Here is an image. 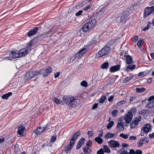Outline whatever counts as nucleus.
<instances>
[{
  "label": "nucleus",
  "instance_id": "f257e3e1",
  "mask_svg": "<svg viewBox=\"0 0 154 154\" xmlns=\"http://www.w3.org/2000/svg\"><path fill=\"white\" fill-rule=\"evenodd\" d=\"M110 48L109 46H104L98 52V57H103L109 54Z\"/></svg>",
  "mask_w": 154,
  "mask_h": 154
},
{
  "label": "nucleus",
  "instance_id": "f03ea898",
  "mask_svg": "<svg viewBox=\"0 0 154 154\" xmlns=\"http://www.w3.org/2000/svg\"><path fill=\"white\" fill-rule=\"evenodd\" d=\"M43 69H41L40 71H31L26 74L25 76L28 79H31L32 78L38 74L41 75L42 73Z\"/></svg>",
  "mask_w": 154,
  "mask_h": 154
},
{
  "label": "nucleus",
  "instance_id": "7ed1b4c3",
  "mask_svg": "<svg viewBox=\"0 0 154 154\" xmlns=\"http://www.w3.org/2000/svg\"><path fill=\"white\" fill-rule=\"evenodd\" d=\"M141 119V117L140 116L134 117L130 123V128L131 129L137 128Z\"/></svg>",
  "mask_w": 154,
  "mask_h": 154
},
{
  "label": "nucleus",
  "instance_id": "20e7f679",
  "mask_svg": "<svg viewBox=\"0 0 154 154\" xmlns=\"http://www.w3.org/2000/svg\"><path fill=\"white\" fill-rule=\"evenodd\" d=\"M10 56L5 57L3 58L5 60H11L12 58H16L20 57L18 51H12L9 53Z\"/></svg>",
  "mask_w": 154,
  "mask_h": 154
},
{
  "label": "nucleus",
  "instance_id": "39448f33",
  "mask_svg": "<svg viewBox=\"0 0 154 154\" xmlns=\"http://www.w3.org/2000/svg\"><path fill=\"white\" fill-rule=\"evenodd\" d=\"M132 109L130 111L128 112L123 116V119L126 124H129L131 123L133 117L132 113L131 112L132 110Z\"/></svg>",
  "mask_w": 154,
  "mask_h": 154
},
{
  "label": "nucleus",
  "instance_id": "423d86ee",
  "mask_svg": "<svg viewBox=\"0 0 154 154\" xmlns=\"http://www.w3.org/2000/svg\"><path fill=\"white\" fill-rule=\"evenodd\" d=\"M130 14L129 11L127 9L125 10L122 13V15L120 19V21L121 23H124L128 19Z\"/></svg>",
  "mask_w": 154,
  "mask_h": 154
},
{
  "label": "nucleus",
  "instance_id": "0eeeda50",
  "mask_svg": "<svg viewBox=\"0 0 154 154\" xmlns=\"http://www.w3.org/2000/svg\"><path fill=\"white\" fill-rule=\"evenodd\" d=\"M87 49L85 48H83L75 55L74 58L75 59L80 58L87 51Z\"/></svg>",
  "mask_w": 154,
  "mask_h": 154
},
{
  "label": "nucleus",
  "instance_id": "6e6552de",
  "mask_svg": "<svg viewBox=\"0 0 154 154\" xmlns=\"http://www.w3.org/2000/svg\"><path fill=\"white\" fill-rule=\"evenodd\" d=\"M153 6L151 7H146L144 9L143 13V17H147L150 14L152 13V10Z\"/></svg>",
  "mask_w": 154,
  "mask_h": 154
},
{
  "label": "nucleus",
  "instance_id": "1a4fd4ad",
  "mask_svg": "<svg viewBox=\"0 0 154 154\" xmlns=\"http://www.w3.org/2000/svg\"><path fill=\"white\" fill-rule=\"evenodd\" d=\"M108 144L109 147L111 148H116L117 147H119L120 146V144L119 142L114 140H110L108 142Z\"/></svg>",
  "mask_w": 154,
  "mask_h": 154
},
{
  "label": "nucleus",
  "instance_id": "9d476101",
  "mask_svg": "<svg viewBox=\"0 0 154 154\" xmlns=\"http://www.w3.org/2000/svg\"><path fill=\"white\" fill-rule=\"evenodd\" d=\"M69 102V104L68 106L70 107H75L77 104V102L75 98L71 95L70 96V98Z\"/></svg>",
  "mask_w": 154,
  "mask_h": 154
},
{
  "label": "nucleus",
  "instance_id": "9b49d317",
  "mask_svg": "<svg viewBox=\"0 0 154 154\" xmlns=\"http://www.w3.org/2000/svg\"><path fill=\"white\" fill-rule=\"evenodd\" d=\"M152 129V127L149 124H146L143 125V127L141 129V131H143L145 134H147Z\"/></svg>",
  "mask_w": 154,
  "mask_h": 154
},
{
  "label": "nucleus",
  "instance_id": "f8f14e48",
  "mask_svg": "<svg viewBox=\"0 0 154 154\" xmlns=\"http://www.w3.org/2000/svg\"><path fill=\"white\" fill-rule=\"evenodd\" d=\"M74 143L70 141L69 143L66 146H65L64 147V151L66 153H68L69 151H70L72 148L73 147Z\"/></svg>",
  "mask_w": 154,
  "mask_h": 154
},
{
  "label": "nucleus",
  "instance_id": "ddd939ff",
  "mask_svg": "<svg viewBox=\"0 0 154 154\" xmlns=\"http://www.w3.org/2000/svg\"><path fill=\"white\" fill-rule=\"evenodd\" d=\"M97 21L93 17H90L88 22H87L91 28L95 26L96 24Z\"/></svg>",
  "mask_w": 154,
  "mask_h": 154
},
{
  "label": "nucleus",
  "instance_id": "4468645a",
  "mask_svg": "<svg viewBox=\"0 0 154 154\" xmlns=\"http://www.w3.org/2000/svg\"><path fill=\"white\" fill-rule=\"evenodd\" d=\"M20 57L25 56L28 53V50L26 48H23L18 51Z\"/></svg>",
  "mask_w": 154,
  "mask_h": 154
},
{
  "label": "nucleus",
  "instance_id": "2eb2a0df",
  "mask_svg": "<svg viewBox=\"0 0 154 154\" xmlns=\"http://www.w3.org/2000/svg\"><path fill=\"white\" fill-rule=\"evenodd\" d=\"M120 65H117L110 67L109 71L111 72H113L119 71L120 68Z\"/></svg>",
  "mask_w": 154,
  "mask_h": 154
},
{
  "label": "nucleus",
  "instance_id": "dca6fc26",
  "mask_svg": "<svg viewBox=\"0 0 154 154\" xmlns=\"http://www.w3.org/2000/svg\"><path fill=\"white\" fill-rule=\"evenodd\" d=\"M81 135V132L78 131L75 132L72 136L70 141L72 142L75 143V140L77 139L78 137H79Z\"/></svg>",
  "mask_w": 154,
  "mask_h": 154
},
{
  "label": "nucleus",
  "instance_id": "f3484780",
  "mask_svg": "<svg viewBox=\"0 0 154 154\" xmlns=\"http://www.w3.org/2000/svg\"><path fill=\"white\" fill-rule=\"evenodd\" d=\"M46 128V127H44L43 128H42L40 127H39L34 130L33 132L36 134H40L45 131Z\"/></svg>",
  "mask_w": 154,
  "mask_h": 154
},
{
  "label": "nucleus",
  "instance_id": "a211bd4d",
  "mask_svg": "<svg viewBox=\"0 0 154 154\" xmlns=\"http://www.w3.org/2000/svg\"><path fill=\"white\" fill-rule=\"evenodd\" d=\"M71 95H64L63 97V102L67 106H68L69 103V101Z\"/></svg>",
  "mask_w": 154,
  "mask_h": 154
},
{
  "label": "nucleus",
  "instance_id": "6ab92c4d",
  "mask_svg": "<svg viewBox=\"0 0 154 154\" xmlns=\"http://www.w3.org/2000/svg\"><path fill=\"white\" fill-rule=\"evenodd\" d=\"M38 29L37 27H34L32 29L29 31L27 35L29 37H30L35 34L38 30Z\"/></svg>",
  "mask_w": 154,
  "mask_h": 154
},
{
  "label": "nucleus",
  "instance_id": "aec40b11",
  "mask_svg": "<svg viewBox=\"0 0 154 154\" xmlns=\"http://www.w3.org/2000/svg\"><path fill=\"white\" fill-rule=\"evenodd\" d=\"M117 129H119V131H123L124 129L123 123L122 121L118 122L117 125Z\"/></svg>",
  "mask_w": 154,
  "mask_h": 154
},
{
  "label": "nucleus",
  "instance_id": "412c9836",
  "mask_svg": "<svg viewBox=\"0 0 154 154\" xmlns=\"http://www.w3.org/2000/svg\"><path fill=\"white\" fill-rule=\"evenodd\" d=\"M126 62V63L128 65L133 64L134 63L132 57L129 55H128L127 56Z\"/></svg>",
  "mask_w": 154,
  "mask_h": 154
},
{
  "label": "nucleus",
  "instance_id": "4be33fe9",
  "mask_svg": "<svg viewBox=\"0 0 154 154\" xmlns=\"http://www.w3.org/2000/svg\"><path fill=\"white\" fill-rule=\"evenodd\" d=\"M136 66L132 64H129L126 67L125 69L126 72H129L130 70H132L135 69Z\"/></svg>",
  "mask_w": 154,
  "mask_h": 154
},
{
  "label": "nucleus",
  "instance_id": "5701e85b",
  "mask_svg": "<svg viewBox=\"0 0 154 154\" xmlns=\"http://www.w3.org/2000/svg\"><path fill=\"white\" fill-rule=\"evenodd\" d=\"M25 129V128L23 126H21L18 128L17 130V134H18L21 135L23 134L24 131Z\"/></svg>",
  "mask_w": 154,
  "mask_h": 154
},
{
  "label": "nucleus",
  "instance_id": "b1692460",
  "mask_svg": "<svg viewBox=\"0 0 154 154\" xmlns=\"http://www.w3.org/2000/svg\"><path fill=\"white\" fill-rule=\"evenodd\" d=\"M91 29V28L90 27L89 25L87 23H85V24L82 26V28L83 31L85 32H87L89 29Z\"/></svg>",
  "mask_w": 154,
  "mask_h": 154
},
{
  "label": "nucleus",
  "instance_id": "393cba45",
  "mask_svg": "<svg viewBox=\"0 0 154 154\" xmlns=\"http://www.w3.org/2000/svg\"><path fill=\"white\" fill-rule=\"evenodd\" d=\"M12 95L11 92H9L8 93L3 94L2 96V99L6 100Z\"/></svg>",
  "mask_w": 154,
  "mask_h": 154
},
{
  "label": "nucleus",
  "instance_id": "a878e982",
  "mask_svg": "<svg viewBox=\"0 0 154 154\" xmlns=\"http://www.w3.org/2000/svg\"><path fill=\"white\" fill-rule=\"evenodd\" d=\"M83 150L85 154H89L91 153V150L89 147H84Z\"/></svg>",
  "mask_w": 154,
  "mask_h": 154
},
{
  "label": "nucleus",
  "instance_id": "bb28decb",
  "mask_svg": "<svg viewBox=\"0 0 154 154\" xmlns=\"http://www.w3.org/2000/svg\"><path fill=\"white\" fill-rule=\"evenodd\" d=\"M145 138H142L140 139L137 143L138 147H140L143 146V142L145 141Z\"/></svg>",
  "mask_w": 154,
  "mask_h": 154
},
{
  "label": "nucleus",
  "instance_id": "cd10ccee",
  "mask_svg": "<svg viewBox=\"0 0 154 154\" xmlns=\"http://www.w3.org/2000/svg\"><path fill=\"white\" fill-rule=\"evenodd\" d=\"M115 134H112L110 132L107 133L105 136V137L107 139L112 138L114 137Z\"/></svg>",
  "mask_w": 154,
  "mask_h": 154
},
{
  "label": "nucleus",
  "instance_id": "c85d7f7f",
  "mask_svg": "<svg viewBox=\"0 0 154 154\" xmlns=\"http://www.w3.org/2000/svg\"><path fill=\"white\" fill-rule=\"evenodd\" d=\"M104 150V152L106 153H109L110 152V150L109 148L106 145H104L103 146V149Z\"/></svg>",
  "mask_w": 154,
  "mask_h": 154
},
{
  "label": "nucleus",
  "instance_id": "c756f323",
  "mask_svg": "<svg viewBox=\"0 0 154 154\" xmlns=\"http://www.w3.org/2000/svg\"><path fill=\"white\" fill-rule=\"evenodd\" d=\"M94 140L98 144H100L102 143L103 142V139L100 137H97L94 139Z\"/></svg>",
  "mask_w": 154,
  "mask_h": 154
},
{
  "label": "nucleus",
  "instance_id": "7c9ffc66",
  "mask_svg": "<svg viewBox=\"0 0 154 154\" xmlns=\"http://www.w3.org/2000/svg\"><path fill=\"white\" fill-rule=\"evenodd\" d=\"M33 43L32 42V40H31L29 43H28L26 46V48L27 50H28V51L30 50L31 49V46L33 45Z\"/></svg>",
  "mask_w": 154,
  "mask_h": 154
},
{
  "label": "nucleus",
  "instance_id": "2f4dec72",
  "mask_svg": "<svg viewBox=\"0 0 154 154\" xmlns=\"http://www.w3.org/2000/svg\"><path fill=\"white\" fill-rule=\"evenodd\" d=\"M109 64V63L108 62H105L102 64L101 68L104 69H106L108 67Z\"/></svg>",
  "mask_w": 154,
  "mask_h": 154
},
{
  "label": "nucleus",
  "instance_id": "473e14b6",
  "mask_svg": "<svg viewBox=\"0 0 154 154\" xmlns=\"http://www.w3.org/2000/svg\"><path fill=\"white\" fill-rule=\"evenodd\" d=\"M133 77V76H128L125 78L123 80V82L124 83H127Z\"/></svg>",
  "mask_w": 154,
  "mask_h": 154
},
{
  "label": "nucleus",
  "instance_id": "72a5a7b5",
  "mask_svg": "<svg viewBox=\"0 0 154 154\" xmlns=\"http://www.w3.org/2000/svg\"><path fill=\"white\" fill-rule=\"evenodd\" d=\"M146 90V89L143 88H137L136 89V91L137 93H142Z\"/></svg>",
  "mask_w": 154,
  "mask_h": 154
},
{
  "label": "nucleus",
  "instance_id": "f704fd0d",
  "mask_svg": "<svg viewBox=\"0 0 154 154\" xmlns=\"http://www.w3.org/2000/svg\"><path fill=\"white\" fill-rule=\"evenodd\" d=\"M106 99V97L105 95H103L99 100V103H103Z\"/></svg>",
  "mask_w": 154,
  "mask_h": 154
},
{
  "label": "nucleus",
  "instance_id": "c9c22d12",
  "mask_svg": "<svg viewBox=\"0 0 154 154\" xmlns=\"http://www.w3.org/2000/svg\"><path fill=\"white\" fill-rule=\"evenodd\" d=\"M151 25V23L150 22H148L147 23L146 26L143 29V30L146 31L150 27Z\"/></svg>",
  "mask_w": 154,
  "mask_h": 154
},
{
  "label": "nucleus",
  "instance_id": "e433bc0d",
  "mask_svg": "<svg viewBox=\"0 0 154 154\" xmlns=\"http://www.w3.org/2000/svg\"><path fill=\"white\" fill-rule=\"evenodd\" d=\"M129 136V134H121L119 135V136L122 137L125 139H128Z\"/></svg>",
  "mask_w": 154,
  "mask_h": 154
},
{
  "label": "nucleus",
  "instance_id": "4c0bfd02",
  "mask_svg": "<svg viewBox=\"0 0 154 154\" xmlns=\"http://www.w3.org/2000/svg\"><path fill=\"white\" fill-rule=\"evenodd\" d=\"M114 124V122L113 121L110 122L107 125V129H110L113 126Z\"/></svg>",
  "mask_w": 154,
  "mask_h": 154
},
{
  "label": "nucleus",
  "instance_id": "58836bf2",
  "mask_svg": "<svg viewBox=\"0 0 154 154\" xmlns=\"http://www.w3.org/2000/svg\"><path fill=\"white\" fill-rule=\"evenodd\" d=\"M81 85L82 86L86 87L87 86L88 84L87 82L85 81H83L81 83Z\"/></svg>",
  "mask_w": 154,
  "mask_h": 154
},
{
  "label": "nucleus",
  "instance_id": "ea45409f",
  "mask_svg": "<svg viewBox=\"0 0 154 154\" xmlns=\"http://www.w3.org/2000/svg\"><path fill=\"white\" fill-rule=\"evenodd\" d=\"M118 110L115 109L112 112L111 114L113 116L115 117L116 116L117 114L118 113Z\"/></svg>",
  "mask_w": 154,
  "mask_h": 154
},
{
  "label": "nucleus",
  "instance_id": "a19ab883",
  "mask_svg": "<svg viewBox=\"0 0 154 154\" xmlns=\"http://www.w3.org/2000/svg\"><path fill=\"white\" fill-rule=\"evenodd\" d=\"M153 104V102H152V101L151 102L146 105V107H148L149 108H152L154 106Z\"/></svg>",
  "mask_w": 154,
  "mask_h": 154
},
{
  "label": "nucleus",
  "instance_id": "79ce46f5",
  "mask_svg": "<svg viewBox=\"0 0 154 154\" xmlns=\"http://www.w3.org/2000/svg\"><path fill=\"white\" fill-rule=\"evenodd\" d=\"M92 141L90 140L88 141L86 143V145L87 147H91L92 145Z\"/></svg>",
  "mask_w": 154,
  "mask_h": 154
},
{
  "label": "nucleus",
  "instance_id": "37998d69",
  "mask_svg": "<svg viewBox=\"0 0 154 154\" xmlns=\"http://www.w3.org/2000/svg\"><path fill=\"white\" fill-rule=\"evenodd\" d=\"M125 102H126L124 100H123L122 101H120L116 103V105L118 106H120L122 105V104H123Z\"/></svg>",
  "mask_w": 154,
  "mask_h": 154
},
{
  "label": "nucleus",
  "instance_id": "c03bdc74",
  "mask_svg": "<svg viewBox=\"0 0 154 154\" xmlns=\"http://www.w3.org/2000/svg\"><path fill=\"white\" fill-rule=\"evenodd\" d=\"M53 101L57 104H60V100L56 97L54 98L53 99Z\"/></svg>",
  "mask_w": 154,
  "mask_h": 154
},
{
  "label": "nucleus",
  "instance_id": "a18cd8bd",
  "mask_svg": "<svg viewBox=\"0 0 154 154\" xmlns=\"http://www.w3.org/2000/svg\"><path fill=\"white\" fill-rule=\"evenodd\" d=\"M52 70L51 67H48V68H47L45 71L48 74L52 72Z\"/></svg>",
  "mask_w": 154,
  "mask_h": 154
},
{
  "label": "nucleus",
  "instance_id": "49530a36",
  "mask_svg": "<svg viewBox=\"0 0 154 154\" xmlns=\"http://www.w3.org/2000/svg\"><path fill=\"white\" fill-rule=\"evenodd\" d=\"M85 139L84 138L82 137L79 140L78 142L79 143H80V144L82 145L85 142Z\"/></svg>",
  "mask_w": 154,
  "mask_h": 154
},
{
  "label": "nucleus",
  "instance_id": "de8ad7c7",
  "mask_svg": "<svg viewBox=\"0 0 154 154\" xmlns=\"http://www.w3.org/2000/svg\"><path fill=\"white\" fill-rule=\"evenodd\" d=\"M97 154H104V150L102 148L100 149L97 151Z\"/></svg>",
  "mask_w": 154,
  "mask_h": 154
},
{
  "label": "nucleus",
  "instance_id": "09e8293b",
  "mask_svg": "<svg viewBox=\"0 0 154 154\" xmlns=\"http://www.w3.org/2000/svg\"><path fill=\"white\" fill-rule=\"evenodd\" d=\"M56 140V137L55 136H52L50 142H54Z\"/></svg>",
  "mask_w": 154,
  "mask_h": 154
},
{
  "label": "nucleus",
  "instance_id": "8fccbe9b",
  "mask_svg": "<svg viewBox=\"0 0 154 154\" xmlns=\"http://www.w3.org/2000/svg\"><path fill=\"white\" fill-rule=\"evenodd\" d=\"M136 139V137L134 136H131L129 138V140H135Z\"/></svg>",
  "mask_w": 154,
  "mask_h": 154
},
{
  "label": "nucleus",
  "instance_id": "3c124183",
  "mask_svg": "<svg viewBox=\"0 0 154 154\" xmlns=\"http://www.w3.org/2000/svg\"><path fill=\"white\" fill-rule=\"evenodd\" d=\"M82 13V10H80L78 12H76L75 14V15L76 16H79Z\"/></svg>",
  "mask_w": 154,
  "mask_h": 154
},
{
  "label": "nucleus",
  "instance_id": "603ef678",
  "mask_svg": "<svg viewBox=\"0 0 154 154\" xmlns=\"http://www.w3.org/2000/svg\"><path fill=\"white\" fill-rule=\"evenodd\" d=\"M135 154H142V151L141 150H137L135 151Z\"/></svg>",
  "mask_w": 154,
  "mask_h": 154
},
{
  "label": "nucleus",
  "instance_id": "864d4df0",
  "mask_svg": "<svg viewBox=\"0 0 154 154\" xmlns=\"http://www.w3.org/2000/svg\"><path fill=\"white\" fill-rule=\"evenodd\" d=\"M88 134L89 136L92 137L93 136L94 134L92 131H88Z\"/></svg>",
  "mask_w": 154,
  "mask_h": 154
},
{
  "label": "nucleus",
  "instance_id": "5fc2aeb1",
  "mask_svg": "<svg viewBox=\"0 0 154 154\" xmlns=\"http://www.w3.org/2000/svg\"><path fill=\"white\" fill-rule=\"evenodd\" d=\"M128 154H135V151L133 149H131Z\"/></svg>",
  "mask_w": 154,
  "mask_h": 154
},
{
  "label": "nucleus",
  "instance_id": "6e6d98bb",
  "mask_svg": "<svg viewBox=\"0 0 154 154\" xmlns=\"http://www.w3.org/2000/svg\"><path fill=\"white\" fill-rule=\"evenodd\" d=\"M82 146V145L80 144V143H79V142H78L77 143V146H76V149H79Z\"/></svg>",
  "mask_w": 154,
  "mask_h": 154
},
{
  "label": "nucleus",
  "instance_id": "4d7b16f0",
  "mask_svg": "<svg viewBox=\"0 0 154 154\" xmlns=\"http://www.w3.org/2000/svg\"><path fill=\"white\" fill-rule=\"evenodd\" d=\"M100 133L99 134L98 136V137H101L103 136V131L102 130H100Z\"/></svg>",
  "mask_w": 154,
  "mask_h": 154
},
{
  "label": "nucleus",
  "instance_id": "13d9d810",
  "mask_svg": "<svg viewBox=\"0 0 154 154\" xmlns=\"http://www.w3.org/2000/svg\"><path fill=\"white\" fill-rule=\"evenodd\" d=\"M98 104L97 103H95L93 104V105L92 108V109H96L97 107Z\"/></svg>",
  "mask_w": 154,
  "mask_h": 154
},
{
  "label": "nucleus",
  "instance_id": "bf43d9fd",
  "mask_svg": "<svg viewBox=\"0 0 154 154\" xmlns=\"http://www.w3.org/2000/svg\"><path fill=\"white\" fill-rule=\"evenodd\" d=\"M138 38L137 35H135L134 36L133 38V41L135 42H136L137 40H138Z\"/></svg>",
  "mask_w": 154,
  "mask_h": 154
},
{
  "label": "nucleus",
  "instance_id": "052dcab7",
  "mask_svg": "<svg viewBox=\"0 0 154 154\" xmlns=\"http://www.w3.org/2000/svg\"><path fill=\"white\" fill-rule=\"evenodd\" d=\"M154 100V95L150 97L148 99V101H151Z\"/></svg>",
  "mask_w": 154,
  "mask_h": 154
},
{
  "label": "nucleus",
  "instance_id": "680f3d73",
  "mask_svg": "<svg viewBox=\"0 0 154 154\" xmlns=\"http://www.w3.org/2000/svg\"><path fill=\"white\" fill-rule=\"evenodd\" d=\"M114 96L112 95L111 96L108 98V101L109 102H111L113 99Z\"/></svg>",
  "mask_w": 154,
  "mask_h": 154
},
{
  "label": "nucleus",
  "instance_id": "e2e57ef3",
  "mask_svg": "<svg viewBox=\"0 0 154 154\" xmlns=\"http://www.w3.org/2000/svg\"><path fill=\"white\" fill-rule=\"evenodd\" d=\"M60 74V73L59 72H57L56 73L54 74V76L55 78L57 77Z\"/></svg>",
  "mask_w": 154,
  "mask_h": 154
},
{
  "label": "nucleus",
  "instance_id": "0e129e2a",
  "mask_svg": "<svg viewBox=\"0 0 154 154\" xmlns=\"http://www.w3.org/2000/svg\"><path fill=\"white\" fill-rule=\"evenodd\" d=\"M149 137L151 138H154V132L152 134H150L149 135Z\"/></svg>",
  "mask_w": 154,
  "mask_h": 154
},
{
  "label": "nucleus",
  "instance_id": "69168bd1",
  "mask_svg": "<svg viewBox=\"0 0 154 154\" xmlns=\"http://www.w3.org/2000/svg\"><path fill=\"white\" fill-rule=\"evenodd\" d=\"M141 42L138 41V42H137V46L139 48H141V47L142 46V45H141Z\"/></svg>",
  "mask_w": 154,
  "mask_h": 154
},
{
  "label": "nucleus",
  "instance_id": "338daca9",
  "mask_svg": "<svg viewBox=\"0 0 154 154\" xmlns=\"http://www.w3.org/2000/svg\"><path fill=\"white\" fill-rule=\"evenodd\" d=\"M90 6L89 5H87L84 8L83 10L85 11H86L90 9Z\"/></svg>",
  "mask_w": 154,
  "mask_h": 154
},
{
  "label": "nucleus",
  "instance_id": "774afa93",
  "mask_svg": "<svg viewBox=\"0 0 154 154\" xmlns=\"http://www.w3.org/2000/svg\"><path fill=\"white\" fill-rule=\"evenodd\" d=\"M121 154H128V152L127 151L124 150L122 152Z\"/></svg>",
  "mask_w": 154,
  "mask_h": 154
}]
</instances>
